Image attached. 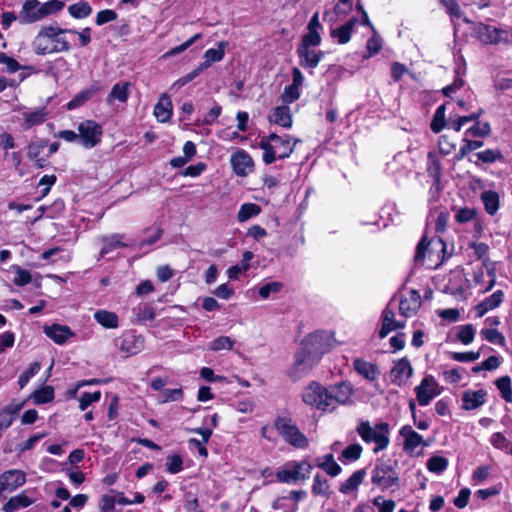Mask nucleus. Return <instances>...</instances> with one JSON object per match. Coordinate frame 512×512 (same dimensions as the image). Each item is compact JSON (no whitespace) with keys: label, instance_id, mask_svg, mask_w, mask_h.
I'll return each mask as SVG.
<instances>
[{"label":"nucleus","instance_id":"1","mask_svg":"<svg viewBox=\"0 0 512 512\" xmlns=\"http://www.w3.org/2000/svg\"><path fill=\"white\" fill-rule=\"evenodd\" d=\"M68 33H76V30L55 25L42 26L31 42L32 51L39 56L69 51Z\"/></svg>","mask_w":512,"mask_h":512},{"label":"nucleus","instance_id":"2","mask_svg":"<svg viewBox=\"0 0 512 512\" xmlns=\"http://www.w3.org/2000/svg\"><path fill=\"white\" fill-rule=\"evenodd\" d=\"M298 142V139H293L290 135L279 136L271 133L262 137L259 147L264 151L263 161L266 164H271L277 159L288 158Z\"/></svg>","mask_w":512,"mask_h":512},{"label":"nucleus","instance_id":"3","mask_svg":"<svg viewBox=\"0 0 512 512\" xmlns=\"http://www.w3.org/2000/svg\"><path fill=\"white\" fill-rule=\"evenodd\" d=\"M357 432L366 443H375L373 451L378 453L387 448L389 444V426L387 423H378L371 426L369 422L362 421Z\"/></svg>","mask_w":512,"mask_h":512},{"label":"nucleus","instance_id":"4","mask_svg":"<svg viewBox=\"0 0 512 512\" xmlns=\"http://www.w3.org/2000/svg\"><path fill=\"white\" fill-rule=\"evenodd\" d=\"M274 427L283 437L285 442L299 449L308 447L309 441L307 437L298 429L291 418L277 417Z\"/></svg>","mask_w":512,"mask_h":512},{"label":"nucleus","instance_id":"5","mask_svg":"<svg viewBox=\"0 0 512 512\" xmlns=\"http://www.w3.org/2000/svg\"><path fill=\"white\" fill-rule=\"evenodd\" d=\"M312 471V466L307 461H290L276 472V477L283 483H297L306 480Z\"/></svg>","mask_w":512,"mask_h":512},{"label":"nucleus","instance_id":"6","mask_svg":"<svg viewBox=\"0 0 512 512\" xmlns=\"http://www.w3.org/2000/svg\"><path fill=\"white\" fill-rule=\"evenodd\" d=\"M334 339L330 333L325 331H316L309 334L302 342V347L310 352L318 360L329 352L333 347Z\"/></svg>","mask_w":512,"mask_h":512},{"label":"nucleus","instance_id":"7","mask_svg":"<svg viewBox=\"0 0 512 512\" xmlns=\"http://www.w3.org/2000/svg\"><path fill=\"white\" fill-rule=\"evenodd\" d=\"M302 400L323 412H331V404L327 401V389L317 382L310 383L303 391Z\"/></svg>","mask_w":512,"mask_h":512},{"label":"nucleus","instance_id":"8","mask_svg":"<svg viewBox=\"0 0 512 512\" xmlns=\"http://www.w3.org/2000/svg\"><path fill=\"white\" fill-rule=\"evenodd\" d=\"M318 362L317 358L301 346L295 354L292 366L289 368V376L293 380H298L311 371Z\"/></svg>","mask_w":512,"mask_h":512},{"label":"nucleus","instance_id":"9","mask_svg":"<svg viewBox=\"0 0 512 512\" xmlns=\"http://www.w3.org/2000/svg\"><path fill=\"white\" fill-rule=\"evenodd\" d=\"M444 248L445 244L440 238L432 239L426 243V238L423 237L417 245L415 261L423 263L425 258H428L431 263L435 262V265H437V262L441 260L440 253L444 251Z\"/></svg>","mask_w":512,"mask_h":512},{"label":"nucleus","instance_id":"10","mask_svg":"<svg viewBox=\"0 0 512 512\" xmlns=\"http://www.w3.org/2000/svg\"><path fill=\"white\" fill-rule=\"evenodd\" d=\"M327 401L331 404V412L336 410L339 405L350 404L354 395V388L350 382H340L326 387Z\"/></svg>","mask_w":512,"mask_h":512},{"label":"nucleus","instance_id":"11","mask_svg":"<svg viewBox=\"0 0 512 512\" xmlns=\"http://www.w3.org/2000/svg\"><path fill=\"white\" fill-rule=\"evenodd\" d=\"M371 481L381 489H388L398 483V473L387 462H379L372 470Z\"/></svg>","mask_w":512,"mask_h":512},{"label":"nucleus","instance_id":"12","mask_svg":"<svg viewBox=\"0 0 512 512\" xmlns=\"http://www.w3.org/2000/svg\"><path fill=\"white\" fill-rule=\"evenodd\" d=\"M79 141L86 149H91L101 142L102 127L93 120H85L78 125Z\"/></svg>","mask_w":512,"mask_h":512},{"label":"nucleus","instance_id":"13","mask_svg":"<svg viewBox=\"0 0 512 512\" xmlns=\"http://www.w3.org/2000/svg\"><path fill=\"white\" fill-rule=\"evenodd\" d=\"M476 35L484 44L512 43V33L491 25L479 24Z\"/></svg>","mask_w":512,"mask_h":512},{"label":"nucleus","instance_id":"14","mask_svg":"<svg viewBox=\"0 0 512 512\" xmlns=\"http://www.w3.org/2000/svg\"><path fill=\"white\" fill-rule=\"evenodd\" d=\"M414 391L416 399L421 406L429 405V403L441 393L439 384L431 375L424 377L420 384L415 387Z\"/></svg>","mask_w":512,"mask_h":512},{"label":"nucleus","instance_id":"15","mask_svg":"<svg viewBox=\"0 0 512 512\" xmlns=\"http://www.w3.org/2000/svg\"><path fill=\"white\" fill-rule=\"evenodd\" d=\"M421 307V297L418 291L412 289L402 294L399 300L400 315L408 318L414 316Z\"/></svg>","mask_w":512,"mask_h":512},{"label":"nucleus","instance_id":"16","mask_svg":"<svg viewBox=\"0 0 512 512\" xmlns=\"http://www.w3.org/2000/svg\"><path fill=\"white\" fill-rule=\"evenodd\" d=\"M230 162L234 173L240 177L249 175L254 169L252 157L242 149L232 154Z\"/></svg>","mask_w":512,"mask_h":512},{"label":"nucleus","instance_id":"17","mask_svg":"<svg viewBox=\"0 0 512 512\" xmlns=\"http://www.w3.org/2000/svg\"><path fill=\"white\" fill-rule=\"evenodd\" d=\"M413 375V368L407 358H401L394 363L390 372L391 382L397 386H404Z\"/></svg>","mask_w":512,"mask_h":512},{"label":"nucleus","instance_id":"18","mask_svg":"<svg viewBox=\"0 0 512 512\" xmlns=\"http://www.w3.org/2000/svg\"><path fill=\"white\" fill-rule=\"evenodd\" d=\"M26 482V474L17 469L5 471L0 475V495L9 491L12 492Z\"/></svg>","mask_w":512,"mask_h":512},{"label":"nucleus","instance_id":"19","mask_svg":"<svg viewBox=\"0 0 512 512\" xmlns=\"http://www.w3.org/2000/svg\"><path fill=\"white\" fill-rule=\"evenodd\" d=\"M119 350L126 356L135 355L144 348V338L133 332H126L120 337Z\"/></svg>","mask_w":512,"mask_h":512},{"label":"nucleus","instance_id":"20","mask_svg":"<svg viewBox=\"0 0 512 512\" xmlns=\"http://www.w3.org/2000/svg\"><path fill=\"white\" fill-rule=\"evenodd\" d=\"M41 6L38 0H25L20 11V21L30 24L42 20Z\"/></svg>","mask_w":512,"mask_h":512},{"label":"nucleus","instance_id":"21","mask_svg":"<svg viewBox=\"0 0 512 512\" xmlns=\"http://www.w3.org/2000/svg\"><path fill=\"white\" fill-rule=\"evenodd\" d=\"M405 323L395 319L394 310L388 305L382 312V326L379 337L385 338L391 331L404 328Z\"/></svg>","mask_w":512,"mask_h":512},{"label":"nucleus","instance_id":"22","mask_svg":"<svg viewBox=\"0 0 512 512\" xmlns=\"http://www.w3.org/2000/svg\"><path fill=\"white\" fill-rule=\"evenodd\" d=\"M400 436L403 437V448L405 451L413 453L420 445L427 446L423 437L412 429L411 426L405 425L400 429Z\"/></svg>","mask_w":512,"mask_h":512},{"label":"nucleus","instance_id":"23","mask_svg":"<svg viewBox=\"0 0 512 512\" xmlns=\"http://www.w3.org/2000/svg\"><path fill=\"white\" fill-rule=\"evenodd\" d=\"M357 9L362 15L361 23L363 25H367V26L371 27V29L373 31L372 37L368 39L367 44H366L368 57H370L372 55L377 54L381 50L382 39L378 36L375 28L372 26L371 22L369 21L368 15H367L366 11L364 10L363 6L358 4Z\"/></svg>","mask_w":512,"mask_h":512},{"label":"nucleus","instance_id":"24","mask_svg":"<svg viewBox=\"0 0 512 512\" xmlns=\"http://www.w3.org/2000/svg\"><path fill=\"white\" fill-rule=\"evenodd\" d=\"M44 333L59 345L65 344L69 338L74 336V332L68 326L60 324L45 326Z\"/></svg>","mask_w":512,"mask_h":512},{"label":"nucleus","instance_id":"25","mask_svg":"<svg viewBox=\"0 0 512 512\" xmlns=\"http://www.w3.org/2000/svg\"><path fill=\"white\" fill-rule=\"evenodd\" d=\"M486 396L487 392L483 389L467 390L462 394V408L464 410L477 409L486 402Z\"/></svg>","mask_w":512,"mask_h":512},{"label":"nucleus","instance_id":"26","mask_svg":"<svg viewBox=\"0 0 512 512\" xmlns=\"http://www.w3.org/2000/svg\"><path fill=\"white\" fill-rule=\"evenodd\" d=\"M172 113V101L166 93H163L154 107L153 114L159 122L166 123L171 119Z\"/></svg>","mask_w":512,"mask_h":512},{"label":"nucleus","instance_id":"27","mask_svg":"<svg viewBox=\"0 0 512 512\" xmlns=\"http://www.w3.org/2000/svg\"><path fill=\"white\" fill-rule=\"evenodd\" d=\"M503 299L504 293L502 290H497L490 296L486 297L475 307L477 317H482L487 312L497 308L503 302Z\"/></svg>","mask_w":512,"mask_h":512},{"label":"nucleus","instance_id":"28","mask_svg":"<svg viewBox=\"0 0 512 512\" xmlns=\"http://www.w3.org/2000/svg\"><path fill=\"white\" fill-rule=\"evenodd\" d=\"M297 52L300 58V65L310 69L316 68L323 56L322 52L311 49L310 47H299Z\"/></svg>","mask_w":512,"mask_h":512},{"label":"nucleus","instance_id":"29","mask_svg":"<svg viewBox=\"0 0 512 512\" xmlns=\"http://www.w3.org/2000/svg\"><path fill=\"white\" fill-rule=\"evenodd\" d=\"M268 119L271 123L283 128H290L293 123L291 111L287 105L275 107Z\"/></svg>","mask_w":512,"mask_h":512},{"label":"nucleus","instance_id":"30","mask_svg":"<svg viewBox=\"0 0 512 512\" xmlns=\"http://www.w3.org/2000/svg\"><path fill=\"white\" fill-rule=\"evenodd\" d=\"M353 366L355 371L363 378H365L367 381L372 382L378 378V367L371 362H368L361 358H356L353 361Z\"/></svg>","mask_w":512,"mask_h":512},{"label":"nucleus","instance_id":"31","mask_svg":"<svg viewBox=\"0 0 512 512\" xmlns=\"http://www.w3.org/2000/svg\"><path fill=\"white\" fill-rule=\"evenodd\" d=\"M131 83L130 82H119L116 83L109 95L107 96V104H112L114 101L125 103L130 95Z\"/></svg>","mask_w":512,"mask_h":512},{"label":"nucleus","instance_id":"32","mask_svg":"<svg viewBox=\"0 0 512 512\" xmlns=\"http://www.w3.org/2000/svg\"><path fill=\"white\" fill-rule=\"evenodd\" d=\"M228 43L226 41H220L218 43V48L213 49L210 48L204 53V61L200 64L201 67L206 70L208 69L213 63L219 62L223 59L225 54V49L227 47Z\"/></svg>","mask_w":512,"mask_h":512},{"label":"nucleus","instance_id":"33","mask_svg":"<svg viewBox=\"0 0 512 512\" xmlns=\"http://www.w3.org/2000/svg\"><path fill=\"white\" fill-rule=\"evenodd\" d=\"M316 465L332 477H336L342 471V468L336 463L333 454L318 457L316 459Z\"/></svg>","mask_w":512,"mask_h":512},{"label":"nucleus","instance_id":"34","mask_svg":"<svg viewBox=\"0 0 512 512\" xmlns=\"http://www.w3.org/2000/svg\"><path fill=\"white\" fill-rule=\"evenodd\" d=\"M356 22L357 20L355 18L348 20L342 26L332 30L331 36L336 39L339 44H346L351 38Z\"/></svg>","mask_w":512,"mask_h":512},{"label":"nucleus","instance_id":"35","mask_svg":"<svg viewBox=\"0 0 512 512\" xmlns=\"http://www.w3.org/2000/svg\"><path fill=\"white\" fill-rule=\"evenodd\" d=\"M22 116L25 121V128L28 129L35 125L42 124L47 117V111L45 108H38L32 111L25 110Z\"/></svg>","mask_w":512,"mask_h":512},{"label":"nucleus","instance_id":"36","mask_svg":"<svg viewBox=\"0 0 512 512\" xmlns=\"http://www.w3.org/2000/svg\"><path fill=\"white\" fill-rule=\"evenodd\" d=\"M95 320L107 329H115L119 325L118 316L114 312L98 310L94 313Z\"/></svg>","mask_w":512,"mask_h":512},{"label":"nucleus","instance_id":"37","mask_svg":"<svg viewBox=\"0 0 512 512\" xmlns=\"http://www.w3.org/2000/svg\"><path fill=\"white\" fill-rule=\"evenodd\" d=\"M366 473L364 470L355 471L347 480H345L340 486V492L343 494H349L359 487L364 480Z\"/></svg>","mask_w":512,"mask_h":512},{"label":"nucleus","instance_id":"38","mask_svg":"<svg viewBox=\"0 0 512 512\" xmlns=\"http://www.w3.org/2000/svg\"><path fill=\"white\" fill-rule=\"evenodd\" d=\"M33 503V500L24 493L11 497L3 506L4 512H14L20 508H26Z\"/></svg>","mask_w":512,"mask_h":512},{"label":"nucleus","instance_id":"39","mask_svg":"<svg viewBox=\"0 0 512 512\" xmlns=\"http://www.w3.org/2000/svg\"><path fill=\"white\" fill-rule=\"evenodd\" d=\"M97 89L95 87L86 88L77 93L68 103L67 109L74 110L83 104H85L89 99H91L96 93Z\"/></svg>","mask_w":512,"mask_h":512},{"label":"nucleus","instance_id":"40","mask_svg":"<svg viewBox=\"0 0 512 512\" xmlns=\"http://www.w3.org/2000/svg\"><path fill=\"white\" fill-rule=\"evenodd\" d=\"M481 200L488 214L494 215L499 209V195L497 192L488 190L481 194Z\"/></svg>","mask_w":512,"mask_h":512},{"label":"nucleus","instance_id":"41","mask_svg":"<svg viewBox=\"0 0 512 512\" xmlns=\"http://www.w3.org/2000/svg\"><path fill=\"white\" fill-rule=\"evenodd\" d=\"M260 212L261 208L259 205L255 203H244L241 205L237 213V220L239 222H246L250 218L259 215Z\"/></svg>","mask_w":512,"mask_h":512},{"label":"nucleus","instance_id":"42","mask_svg":"<svg viewBox=\"0 0 512 512\" xmlns=\"http://www.w3.org/2000/svg\"><path fill=\"white\" fill-rule=\"evenodd\" d=\"M122 238L123 236L119 234H114L109 237L103 238L102 247L100 251L101 255L104 256L110 253L111 251L115 250L116 248L124 247L125 244L121 241Z\"/></svg>","mask_w":512,"mask_h":512},{"label":"nucleus","instance_id":"43","mask_svg":"<svg viewBox=\"0 0 512 512\" xmlns=\"http://www.w3.org/2000/svg\"><path fill=\"white\" fill-rule=\"evenodd\" d=\"M69 14L75 19H84L92 13V7L86 2H78L68 7Z\"/></svg>","mask_w":512,"mask_h":512},{"label":"nucleus","instance_id":"44","mask_svg":"<svg viewBox=\"0 0 512 512\" xmlns=\"http://www.w3.org/2000/svg\"><path fill=\"white\" fill-rule=\"evenodd\" d=\"M427 469L436 474H441L448 467V460L442 456H432L427 460Z\"/></svg>","mask_w":512,"mask_h":512},{"label":"nucleus","instance_id":"45","mask_svg":"<svg viewBox=\"0 0 512 512\" xmlns=\"http://www.w3.org/2000/svg\"><path fill=\"white\" fill-rule=\"evenodd\" d=\"M329 488H330V486H329L328 480L326 478H324L323 476H321L319 474H316L314 476V481H313V485H312V493L313 494L328 497L329 496Z\"/></svg>","mask_w":512,"mask_h":512},{"label":"nucleus","instance_id":"46","mask_svg":"<svg viewBox=\"0 0 512 512\" xmlns=\"http://www.w3.org/2000/svg\"><path fill=\"white\" fill-rule=\"evenodd\" d=\"M11 271L14 272L13 283L17 286H24L31 282V273L18 265H12Z\"/></svg>","mask_w":512,"mask_h":512},{"label":"nucleus","instance_id":"47","mask_svg":"<svg viewBox=\"0 0 512 512\" xmlns=\"http://www.w3.org/2000/svg\"><path fill=\"white\" fill-rule=\"evenodd\" d=\"M497 388L499 389L502 398L507 402H512V388H511V379L508 376H503L496 380L495 382Z\"/></svg>","mask_w":512,"mask_h":512},{"label":"nucleus","instance_id":"48","mask_svg":"<svg viewBox=\"0 0 512 512\" xmlns=\"http://www.w3.org/2000/svg\"><path fill=\"white\" fill-rule=\"evenodd\" d=\"M490 133L491 128L488 122L476 121L475 124L465 132V135H470L473 137H486Z\"/></svg>","mask_w":512,"mask_h":512},{"label":"nucleus","instance_id":"49","mask_svg":"<svg viewBox=\"0 0 512 512\" xmlns=\"http://www.w3.org/2000/svg\"><path fill=\"white\" fill-rule=\"evenodd\" d=\"M134 313L136 315L137 321L141 323L152 321L155 318L154 309L148 304L139 305L134 309Z\"/></svg>","mask_w":512,"mask_h":512},{"label":"nucleus","instance_id":"50","mask_svg":"<svg viewBox=\"0 0 512 512\" xmlns=\"http://www.w3.org/2000/svg\"><path fill=\"white\" fill-rule=\"evenodd\" d=\"M475 337V328L472 324H466L459 326L457 338L458 340L464 344L468 345L473 342Z\"/></svg>","mask_w":512,"mask_h":512},{"label":"nucleus","instance_id":"51","mask_svg":"<svg viewBox=\"0 0 512 512\" xmlns=\"http://www.w3.org/2000/svg\"><path fill=\"white\" fill-rule=\"evenodd\" d=\"M445 105H440L434 114L431 122V130L434 133H439L445 127Z\"/></svg>","mask_w":512,"mask_h":512},{"label":"nucleus","instance_id":"52","mask_svg":"<svg viewBox=\"0 0 512 512\" xmlns=\"http://www.w3.org/2000/svg\"><path fill=\"white\" fill-rule=\"evenodd\" d=\"M54 389L51 386H44L34 393V402L36 404H44L54 399Z\"/></svg>","mask_w":512,"mask_h":512},{"label":"nucleus","instance_id":"53","mask_svg":"<svg viewBox=\"0 0 512 512\" xmlns=\"http://www.w3.org/2000/svg\"><path fill=\"white\" fill-rule=\"evenodd\" d=\"M490 443L494 448L505 452H508L512 447V443L500 432L491 435Z\"/></svg>","mask_w":512,"mask_h":512},{"label":"nucleus","instance_id":"54","mask_svg":"<svg viewBox=\"0 0 512 512\" xmlns=\"http://www.w3.org/2000/svg\"><path fill=\"white\" fill-rule=\"evenodd\" d=\"M64 6V2L60 0H49L45 3H42V19L61 11L64 8Z\"/></svg>","mask_w":512,"mask_h":512},{"label":"nucleus","instance_id":"55","mask_svg":"<svg viewBox=\"0 0 512 512\" xmlns=\"http://www.w3.org/2000/svg\"><path fill=\"white\" fill-rule=\"evenodd\" d=\"M361 453L362 447L359 444H351L342 451L340 460L355 461L360 458Z\"/></svg>","mask_w":512,"mask_h":512},{"label":"nucleus","instance_id":"56","mask_svg":"<svg viewBox=\"0 0 512 512\" xmlns=\"http://www.w3.org/2000/svg\"><path fill=\"white\" fill-rule=\"evenodd\" d=\"M184 396L181 388L166 389L162 392L159 398V403H168L173 401H180Z\"/></svg>","mask_w":512,"mask_h":512},{"label":"nucleus","instance_id":"57","mask_svg":"<svg viewBox=\"0 0 512 512\" xmlns=\"http://www.w3.org/2000/svg\"><path fill=\"white\" fill-rule=\"evenodd\" d=\"M40 363L34 362L19 376L18 384L21 388L25 387L29 380L40 371Z\"/></svg>","mask_w":512,"mask_h":512},{"label":"nucleus","instance_id":"58","mask_svg":"<svg viewBox=\"0 0 512 512\" xmlns=\"http://www.w3.org/2000/svg\"><path fill=\"white\" fill-rule=\"evenodd\" d=\"M166 469L171 474H177L183 470V460L180 455H169L166 458Z\"/></svg>","mask_w":512,"mask_h":512},{"label":"nucleus","instance_id":"59","mask_svg":"<svg viewBox=\"0 0 512 512\" xmlns=\"http://www.w3.org/2000/svg\"><path fill=\"white\" fill-rule=\"evenodd\" d=\"M481 335L490 343L499 344L503 346L505 344V338L497 329H482Z\"/></svg>","mask_w":512,"mask_h":512},{"label":"nucleus","instance_id":"60","mask_svg":"<svg viewBox=\"0 0 512 512\" xmlns=\"http://www.w3.org/2000/svg\"><path fill=\"white\" fill-rule=\"evenodd\" d=\"M101 398V392L95 391L93 393L85 392L79 398V408L81 411H85L89 405L98 402Z\"/></svg>","mask_w":512,"mask_h":512},{"label":"nucleus","instance_id":"61","mask_svg":"<svg viewBox=\"0 0 512 512\" xmlns=\"http://www.w3.org/2000/svg\"><path fill=\"white\" fill-rule=\"evenodd\" d=\"M232 347L233 341L227 336H220L214 339L209 345V349L213 351L230 350Z\"/></svg>","mask_w":512,"mask_h":512},{"label":"nucleus","instance_id":"62","mask_svg":"<svg viewBox=\"0 0 512 512\" xmlns=\"http://www.w3.org/2000/svg\"><path fill=\"white\" fill-rule=\"evenodd\" d=\"M202 38V34L201 33H198V34H195L194 36H192L191 38H189L187 41H185L184 43H182L181 45L179 46H176L174 47L173 49L169 50L166 54H165V57H172V56H175L177 54H180L182 52H184L186 49H188L190 46H192L197 40L201 39Z\"/></svg>","mask_w":512,"mask_h":512},{"label":"nucleus","instance_id":"63","mask_svg":"<svg viewBox=\"0 0 512 512\" xmlns=\"http://www.w3.org/2000/svg\"><path fill=\"white\" fill-rule=\"evenodd\" d=\"M476 157L479 161L483 163H493L500 159L502 155L498 150L487 149L485 151L478 152L476 154Z\"/></svg>","mask_w":512,"mask_h":512},{"label":"nucleus","instance_id":"64","mask_svg":"<svg viewBox=\"0 0 512 512\" xmlns=\"http://www.w3.org/2000/svg\"><path fill=\"white\" fill-rule=\"evenodd\" d=\"M299 97H300V88L293 86V85L286 86L281 95L283 102L287 103V104L293 103L294 101L298 100Z\"/></svg>","mask_w":512,"mask_h":512}]
</instances>
